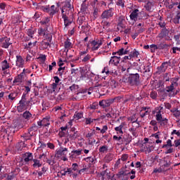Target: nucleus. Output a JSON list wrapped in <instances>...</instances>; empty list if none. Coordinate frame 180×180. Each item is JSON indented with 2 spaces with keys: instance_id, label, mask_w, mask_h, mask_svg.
I'll list each match as a JSON object with an SVG mask.
<instances>
[{
  "instance_id": "obj_1",
  "label": "nucleus",
  "mask_w": 180,
  "mask_h": 180,
  "mask_svg": "<svg viewBox=\"0 0 180 180\" xmlns=\"http://www.w3.org/2000/svg\"><path fill=\"white\" fill-rule=\"evenodd\" d=\"M27 94H23L21 100L19 101L18 106H17V110L19 113H22L23 110H26L29 108V103L32 102V98H30V101H27V98H26Z\"/></svg>"
},
{
  "instance_id": "obj_2",
  "label": "nucleus",
  "mask_w": 180,
  "mask_h": 180,
  "mask_svg": "<svg viewBox=\"0 0 180 180\" xmlns=\"http://www.w3.org/2000/svg\"><path fill=\"white\" fill-rule=\"evenodd\" d=\"M74 7L71 6V0H67L64 6L62 7V18H71Z\"/></svg>"
},
{
  "instance_id": "obj_3",
  "label": "nucleus",
  "mask_w": 180,
  "mask_h": 180,
  "mask_svg": "<svg viewBox=\"0 0 180 180\" xmlns=\"http://www.w3.org/2000/svg\"><path fill=\"white\" fill-rule=\"evenodd\" d=\"M128 82L130 86H139L141 84L140 75L139 73L129 74Z\"/></svg>"
},
{
  "instance_id": "obj_4",
  "label": "nucleus",
  "mask_w": 180,
  "mask_h": 180,
  "mask_svg": "<svg viewBox=\"0 0 180 180\" xmlns=\"http://www.w3.org/2000/svg\"><path fill=\"white\" fill-rule=\"evenodd\" d=\"M49 30V25H46L45 28L40 27L38 30V34L39 36H42V37H44V40H47L49 41V43H51V41L53 40V35L51 34H49L47 30Z\"/></svg>"
},
{
  "instance_id": "obj_5",
  "label": "nucleus",
  "mask_w": 180,
  "mask_h": 180,
  "mask_svg": "<svg viewBox=\"0 0 180 180\" xmlns=\"http://www.w3.org/2000/svg\"><path fill=\"white\" fill-rule=\"evenodd\" d=\"M57 157V155H55L53 156V155H51L49 156V158H46V154L43 153L42 155H40L39 156V160H41V158H46V164H49V165H54L56 164V158Z\"/></svg>"
},
{
  "instance_id": "obj_6",
  "label": "nucleus",
  "mask_w": 180,
  "mask_h": 180,
  "mask_svg": "<svg viewBox=\"0 0 180 180\" xmlns=\"http://www.w3.org/2000/svg\"><path fill=\"white\" fill-rule=\"evenodd\" d=\"M113 8H110L108 10L104 11L102 13L101 19H103V20H108V19H110V18L113 17Z\"/></svg>"
},
{
  "instance_id": "obj_7",
  "label": "nucleus",
  "mask_w": 180,
  "mask_h": 180,
  "mask_svg": "<svg viewBox=\"0 0 180 180\" xmlns=\"http://www.w3.org/2000/svg\"><path fill=\"white\" fill-rule=\"evenodd\" d=\"M22 160L25 162V164H32V161L33 160V153L30 152H26L22 154Z\"/></svg>"
},
{
  "instance_id": "obj_8",
  "label": "nucleus",
  "mask_w": 180,
  "mask_h": 180,
  "mask_svg": "<svg viewBox=\"0 0 180 180\" xmlns=\"http://www.w3.org/2000/svg\"><path fill=\"white\" fill-rule=\"evenodd\" d=\"M169 30L167 28H162V30L160 31V37H161L162 39H165V40L169 41L172 40V39H171V37H169Z\"/></svg>"
},
{
  "instance_id": "obj_9",
  "label": "nucleus",
  "mask_w": 180,
  "mask_h": 180,
  "mask_svg": "<svg viewBox=\"0 0 180 180\" xmlns=\"http://www.w3.org/2000/svg\"><path fill=\"white\" fill-rule=\"evenodd\" d=\"M169 64H171L170 61L162 63L160 66L157 68L158 71L156 72V74L160 75V74H162V72H165Z\"/></svg>"
},
{
  "instance_id": "obj_10",
  "label": "nucleus",
  "mask_w": 180,
  "mask_h": 180,
  "mask_svg": "<svg viewBox=\"0 0 180 180\" xmlns=\"http://www.w3.org/2000/svg\"><path fill=\"white\" fill-rule=\"evenodd\" d=\"M19 172H20V168L16 167L14 171L7 174V177L6 178V180L15 179V178L16 177V175H18Z\"/></svg>"
},
{
  "instance_id": "obj_11",
  "label": "nucleus",
  "mask_w": 180,
  "mask_h": 180,
  "mask_svg": "<svg viewBox=\"0 0 180 180\" xmlns=\"http://www.w3.org/2000/svg\"><path fill=\"white\" fill-rule=\"evenodd\" d=\"M122 60V58L119 57V56H111L110 60L109 61V65H110V64L115 65L116 67H117V65H119V64H120V61Z\"/></svg>"
},
{
  "instance_id": "obj_12",
  "label": "nucleus",
  "mask_w": 180,
  "mask_h": 180,
  "mask_svg": "<svg viewBox=\"0 0 180 180\" xmlns=\"http://www.w3.org/2000/svg\"><path fill=\"white\" fill-rule=\"evenodd\" d=\"M79 74L76 75L75 77H76L77 81H84V78H86V73H85V70L83 69H80Z\"/></svg>"
},
{
  "instance_id": "obj_13",
  "label": "nucleus",
  "mask_w": 180,
  "mask_h": 180,
  "mask_svg": "<svg viewBox=\"0 0 180 180\" xmlns=\"http://www.w3.org/2000/svg\"><path fill=\"white\" fill-rule=\"evenodd\" d=\"M38 126H44V127H47V126H50V118L46 117L44 118L41 121L37 122Z\"/></svg>"
},
{
  "instance_id": "obj_14",
  "label": "nucleus",
  "mask_w": 180,
  "mask_h": 180,
  "mask_svg": "<svg viewBox=\"0 0 180 180\" xmlns=\"http://www.w3.org/2000/svg\"><path fill=\"white\" fill-rule=\"evenodd\" d=\"M179 78H176V81L173 82L169 86L166 87V92H172L174 89V86H178V80Z\"/></svg>"
},
{
  "instance_id": "obj_15",
  "label": "nucleus",
  "mask_w": 180,
  "mask_h": 180,
  "mask_svg": "<svg viewBox=\"0 0 180 180\" xmlns=\"http://www.w3.org/2000/svg\"><path fill=\"white\" fill-rule=\"evenodd\" d=\"M144 8L148 12H153V11H154V1H147Z\"/></svg>"
},
{
  "instance_id": "obj_16",
  "label": "nucleus",
  "mask_w": 180,
  "mask_h": 180,
  "mask_svg": "<svg viewBox=\"0 0 180 180\" xmlns=\"http://www.w3.org/2000/svg\"><path fill=\"white\" fill-rule=\"evenodd\" d=\"M16 58V66L23 68V65H25V60H23V58H22L21 56H17Z\"/></svg>"
},
{
  "instance_id": "obj_17",
  "label": "nucleus",
  "mask_w": 180,
  "mask_h": 180,
  "mask_svg": "<svg viewBox=\"0 0 180 180\" xmlns=\"http://www.w3.org/2000/svg\"><path fill=\"white\" fill-rule=\"evenodd\" d=\"M24 78H25V69L22 70V72H21L15 78L13 82V84H16V82H22Z\"/></svg>"
},
{
  "instance_id": "obj_18",
  "label": "nucleus",
  "mask_w": 180,
  "mask_h": 180,
  "mask_svg": "<svg viewBox=\"0 0 180 180\" xmlns=\"http://www.w3.org/2000/svg\"><path fill=\"white\" fill-rule=\"evenodd\" d=\"M4 41L2 42V45L1 47H3V49H9V46H11V44H12V43H11V38H8V37H5L4 38Z\"/></svg>"
},
{
  "instance_id": "obj_19",
  "label": "nucleus",
  "mask_w": 180,
  "mask_h": 180,
  "mask_svg": "<svg viewBox=\"0 0 180 180\" xmlns=\"http://www.w3.org/2000/svg\"><path fill=\"white\" fill-rule=\"evenodd\" d=\"M31 165L33 167V168H40L43 164L40 162V160L37 159H33L32 160Z\"/></svg>"
},
{
  "instance_id": "obj_20",
  "label": "nucleus",
  "mask_w": 180,
  "mask_h": 180,
  "mask_svg": "<svg viewBox=\"0 0 180 180\" xmlns=\"http://www.w3.org/2000/svg\"><path fill=\"white\" fill-rule=\"evenodd\" d=\"M120 98H121L120 97H115L114 98H109V99L105 100V108H109V106H110V105L114 103V102H115V101H116V99H120Z\"/></svg>"
},
{
  "instance_id": "obj_21",
  "label": "nucleus",
  "mask_w": 180,
  "mask_h": 180,
  "mask_svg": "<svg viewBox=\"0 0 180 180\" xmlns=\"http://www.w3.org/2000/svg\"><path fill=\"white\" fill-rule=\"evenodd\" d=\"M67 151H68V148H60L59 150H56V155H67Z\"/></svg>"
},
{
  "instance_id": "obj_22",
  "label": "nucleus",
  "mask_w": 180,
  "mask_h": 180,
  "mask_svg": "<svg viewBox=\"0 0 180 180\" xmlns=\"http://www.w3.org/2000/svg\"><path fill=\"white\" fill-rule=\"evenodd\" d=\"M139 17V9H135L129 15L131 20H136Z\"/></svg>"
},
{
  "instance_id": "obj_23",
  "label": "nucleus",
  "mask_w": 180,
  "mask_h": 180,
  "mask_svg": "<svg viewBox=\"0 0 180 180\" xmlns=\"http://www.w3.org/2000/svg\"><path fill=\"white\" fill-rule=\"evenodd\" d=\"M33 134L28 131L27 133L23 134L22 135H21V137H22V139H24L25 141H27V140H30L32 139V137H33Z\"/></svg>"
},
{
  "instance_id": "obj_24",
  "label": "nucleus",
  "mask_w": 180,
  "mask_h": 180,
  "mask_svg": "<svg viewBox=\"0 0 180 180\" xmlns=\"http://www.w3.org/2000/svg\"><path fill=\"white\" fill-rule=\"evenodd\" d=\"M134 96L133 94L126 95L124 100V103H127V102H134Z\"/></svg>"
},
{
  "instance_id": "obj_25",
  "label": "nucleus",
  "mask_w": 180,
  "mask_h": 180,
  "mask_svg": "<svg viewBox=\"0 0 180 180\" xmlns=\"http://www.w3.org/2000/svg\"><path fill=\"white\" fill-rule=\"evenodd\" d=\"M71 17H63L62 18L64 20V26L65 27H68V26H70L71 23H72V20L70 19Z\"/></svg>"
},
{
  "instance_id": "obj_26",
  "label": "nucleus",
  "mask_w": 180,
  "mask_h": 180,
  "mask_svg": "<svg viewBox=\"0 0 180 180\" xmlns=\"http://www.w3.org/2000/svg\"><path fill=\"white\" fill-rule=\"evenodd\" d=\"M85 2H86V0L82 1L80 8L82 13L84 14H85V12H86V9H88V7L86 6V4Z\"/></svg>"
},
{
  "instance_id": "obj_27",
  "label": "nucleus",
  "mask_w": 180,
  "mask_h": 180,
  "mask_svg": "<svg viewBox=\"0 0 180 180\" xmlns=\"http://www.w3.org/2000/svg\"><path fill=\"white\" fill-rule=\"evenodd\" d=\"M28 131L32 134V136H34V132L37 131V126L36 124H33L32 126L28 129Z\"/></svg>"
},
{
  "instance_id": "obj_28",
  "label": "nucleus",
  "mask_w": 180,
  "mask_h": 180,
  "mask_svg": "<svg viewBox=\"0 0 180 180\" xmlns=\"http://www.w3.org/2000/svg\"><path fill=\"white\" fill-rule=\"evenodd\" d=\"M123 127H124V123H121V124L115 128V131H118L120 134H123Z\"/></svg>"
},
{
  "instance_id": "obj_29",
  "label": "nucleus",
  "mask_w": 180,
  "mask_h": 180,
  "mask_svg": "<svg viewBox=\"0 0 180 180\" xmlns=\"http://www.w3.org/2000/svg\"><path fill=\"white\" fill-rule=\"evenodd\" d=\"M41 46L44 50L49 49V47H51V44H50V42H46L44 41V39L41 41Z\"/></svg>"
},
{
  "instance_id": "obj_30",
  "label": "nucleus",
  "mask_w": 180,
  "mask_h": 180,
  "mask_svg": "<svg viewBox=\"0 0 180 180\" xmlns=\"http://www.w3.org/2000/svg\"><path fill=\"white\" fill-rule=\"evenodd\" d=\"M18 95H19V93L14 91L13 93H11L8 95V99H10V101H15V99L16 98V97L18 96Z\"/></svg>"
},
{
  "instance_id": "obj_31",
  "label": "nucleus",
  "mask_w": 180,
  "mask_h": 180,
  "mask_svg": "<svg viewBox=\"0 0 180 180\" xmlns=\"http://www.w3.org/2000/svg\"><path fill=\"white\" fill-rule=\"evenodd\" d=\"M8 68H9V63H8V60H4L2 62L1 70L2 71H5V70H8Z\"/></svg>"
},
{
  "instance_id": "obj_32",
  "label": "nucleus",
  "mask_w": 180,
  "mask_h": 180,
  "mask_svg": "<svg viewBox=\"0 0 180 180\" xmlns=\"http://www.w3.org/2000/svg\"><path fill=\"white\" fill-rule=\"evenodd\" d=\"M114 155L112 153H108L105 157V161L107 162H110L113 160Z\"/></svg>"
},
{
  "instance_id": "obj_33",
  "label": "nucleus",
  "mask_w": 180,
  "mask_h": 180,
  "mask_svg": "<svg viewBox=\"0 0 180 180\" xmlns=\"http://www.w3.org/2000/svg\"><path fill=\"white\" fill-rule=\"evenodd\" d=\"M158 123H159L160 126H167V124H168V119L162 118L160 120L158 121Z\"/></svg>"
},
{
  "instance_id": "obj_34",
  "label": "nucleus",
  "mask_w": 180,
  "mask_h": 180,
  "mask_svg": "<svg viewBox=\"0 0 180 180\" xmlns=\"http://www.w3.org/2000/svg\"><path fill=\"white\" fill-rule=\"evenodd\" d=\"M22 117H24V119H26L27 120H29V119H30V117H32V113H30V112L26 110L25 112H23Z\"/></svg>"
},
{
  "instance_id": "obj_35",
  "label": "nucleus",
  "mask_w": 180,
  "mask_h": 180,
  "mask_svg": "<svg viewBox=\"0 0 180 180\" xmlns=\"http://www.w3.org/2000/svg\"><path fill=\"white\" fill-rule=\"evenodd\" d=\"M35 30H33V28H30L27 30V34L29 36V37H31V39H33V34H34Z\"/></svg>"
},
{
  "instance_id": "obj_36",
  "label": "nucleus",
  "mask_w": 180,
  "mask_h": 180,
  "mask_svg": "<svg viewBox=\"0 0 180 180\" xmlns=\"http://www.w3.org/2000/svg\"><path fill=\"white\" fill-rule=\"evenodd\" d=\"M120 68H121V70L122 72H124V71H126V70H129V68H127V64H125L123 62H120Z\"/></svg>"
},
{
  "instance_id": "obj_37",
  "label": "nucleus",
  "mask_w": 180,
  "mask_h": 180,
  "mask_svg": "<svg viewBox=\"0 0 180 180\" xmlns=\"http://www.w3.org/2000/svg\"><path fill=\"white\" fill-rule=\"evenodd\" d=\"M169 46V44L160 43L159 45H158V50H164V49H168Z\"/></svg>"
},
{
  "instance_id": "obj_38",
  "label": "nucleus",
  "mask_w": 180,
  "mask_h": 180,
  "mask_svg": "<svg viewBox=\"0 0 180 180\" xmlns=\"http://www.w3.org/2000/svg\"><path fill=\"white\" fill-rule=\"evenodd\" d=\"M58 12V10H57V8H56V6L53 5L51 6L50 8V15H56Z\"/></svg>"
},
{
  "instance_id": "obj_39",
  "label": "nucleus",
  "mask_w": 180,
  "mask_h": 180,
  "mask_svg": "<svg viewBox=\"0 0 180 180\" xmlns=\"http://www.w3.org/2000/svg\"><path fill=\"white\" fill-rule=\"evenodd\" d=\"M108 148L107 146H101L98 149L99 153H101V154H103L105 153H107Z\"/></svg>"
},
{
  "instance_id": "obj_40",
  "label": "nucleus",
  "mask_w": 180,
  "mask_h": 180,
  "mask_svg": "<svg viewBox=\"0 0 180 180\" xmlns=\"http://www.w3.org/2000/svg\"><path fill=\"white\" fill-rule=\"evenodd\" d=\"M84 117L83 112H75L74 115V118L77 119V120H79V119H82Z\"/></svg>"
},
{
  "instance_id": "obj_41",
  "label": "nucleus",
  "mask_w": 180,
  "mask_h": 180,
  "mask_svg": "<svg viewBox=\"0 0 180 180\" xmlns=\"http://www.w3.org/2000/svg\"><path fill=\"white\" fill-rule=\"evenodd\" d=\"M71 41H70V39L68 38L66 41L64 42V47L65 49H70L72 46Z\"/></svg>"
},
{
  "instance_id": "obj_42",
  "label": "nucleus",
  "mask_w": 180,
  "mask_h": 180,
  "mask_svg": "<svg viewBox=\"0 0 180 180\" xmlns=\"http://www.w3.org/2000/svg\"><path fill=\"white\" fill-rule=\"evenodd\" d=\"M99 107V103L98 102H94L92 104H90V109L95 110V109H98Z\"/></svg>"
},
{
  "instance_id": "obj_43",
  "label": "nucleus",
  "mask_w": 180,
  "mask_h": 180,
  "mask_svg": "<svg viewBox=\"0 0 180 180\" xmlns=\"http://www.w3.org/2000/svg\"><path fill=\"white\" fill-rule=\"evenodd\" d=\"M70 71H71V75H72V77H75L77 75L80 74L79 69H78V68H77V69L72 68L70 70Z\"/></svg>"
},
{
  "instance_id": "obj_44",
  "label": "nucleus",
  "mask_w": 180,
  "mask_h": 180,
  "mask_svg": "<svg viewBox=\"0 0 180 180\" xmlns=\"http://www.w3.org/2000/svg\"><path fill=\"white\" fill-rule=\"evenodd\" d=\"M139 54H140V53H139V51L134 49V51H131V53L129 54V58H133V57H137Z\"/></svg>"
},
{
  "instance_id": "obj_45",
  "label": "nucleus",
  "mask_w": 180,
  "mask_h": 180,
  "mask_svg": "<svg viewBox=\"0 0 180 180\" xmlns=\"http://www.w3.org/2000/svg\"><path fill=\"white\" fill-rule=\"evenodd\" d=\"M172 142L170 139H168L167 141V144H165L162 146V148H168V147H172Z\"/></svg>"
},
{
  "instance_id": "obj_46",
  "label": "nucleus",
  "mask_w": 180,
  "mask_h": 180,
  "mask_svg": "<svg viewBox=\"0 0 180 180\" xmlns=\"http://www.w3.org/2000/svg\"><path fill=\"white\" fill-rule=\"evenodd\" d=\"M150 53H155V50H158V46L155 44L150 45Z\"/></svg>"
},
{
  "instance_id": "obj_47",
  "label": "nucleus",
  "mask_w": 180,
  "mask_h": 180,
  "mask_svg": "<svg viewBox=\"0 0 180 180\" xmlns=\"http://www.w3.org/2000/svg\"><path fill=\"white\" fill-rule=\"evenodd\" d=\"M40 9L43 11L44 12H46L48 13H50V7L49 6H42L40 7Z\"/></svg>"
},
{
  "instance_id": "obj_48",
  "label": "nucleus",
  "mask_w": 180,
  "mask_h": 180,
  "mask_svg": "<svg viewBox=\"0 0 180 180\" xmlns=\"http://www.w3.org/2000/svg\"><path fill=\"white\" fill-rule=\"evenodd\" d=\"M77 133H78V131H75L74 132V134L72 135V134H68V137H69V139H71L72 140H75L77 137H79V136H78L77 134Z\"/></svg>"
},
{
  "instance_id": "obj_49",
  "label": "nucleus",
  "mask_w": 180,
  "mask_h": 180,
  "mask_svg": "<svg viewBox=\"0 0 180 180\" xmlns=\"http://www.w3.org/2000/svg\"><path fill=\"white\" fill-rule=\"evenodd\" d=\"M49 103L42 101V110H47V109H49Z\"/></svg>"
},
{
  "instance_id": "obj_50",
  "label": "nucleus",
  "mask_w": 180,
  "mask_h": 180,
  "mask_svg": "<svg viewBox=\"0 0 180 180\" xmlns=\"http://www.w3.org/2000/svg\"><path fill=\"white\" fill-rule=\"evenodd\" d=\"M82 154V150H77L72 151V155H81Z\"/></svg>"
},
{
  "instance_id": "obj_51",
  "label": "nucleus",
  "mask_w": 180,
  "mask_h": 180,
  "mask_svg": "<svg viewBox=\"0 0 180 180\" xmlns=\"http://www.w3.org/2000/svg\"><path fill=\"white\" fill-rule=\"evenodd\" d=\"M117 175H122V176H129L130 175V173L127 171H120Z\"/></svg>"
},
{
  "instance_id": "obj_52",
  "label": "nucleus",
  "mask_w": 180,
  "mask_h": 180,
  "mask_svg": "<svg viewBox=\"0 0 180 180\" xmlns=\"http://www.w3.org/2000/svg\"><path fill=\"white\" fill-rule=\"evenodd\" d=\"M70 168H72V170L75 171V172L77 171L78 172L79 171L78 164H77V163H73Z\"/></svg>"
},
{
  "instance_id": "obj_53",
  "label": "nucleus",
  "mask_w": 180,
  "mask_h": 180,
  "mask_svg": "<svg viewBox=\"0 0 180 180\" xmlns=\"http://www.w3.org/2000/svg\"><path fill=\"white\" fill-rule=\"evenodd\" d=\"M137 32L141 34V33H144L146 32V28L144 27H136Z\"/></svg>"
},
{
  "instance_id": "obj_54",
  "label": "nucleus",
  "mask_w": 180,
  "mask_h": 180,
  "mask_svg": "<svg viewBox=\"0 0 180 180\" xmlns=\"http://www.w3.org/2000/svg\"><path fill=\"white\" fill-rule=\"evenodd\" d=\"M94 18H98V15H99V9L96 7H94V13H93Z\"/></svg>"
},
{
  "instance_id": "obj_55",
  "label": "nucleus",
  "mask_w": 180,
  "mask_h": 180,
  "mask_svg": "<svg viewBox=\"0 0 180 180\" xmlns=\"http://www.w3.org/2000/svg\"><path fill=\"white\" fill-rule=\"evenodd\" d=\"M161 119H163L162 115L161 114V110H159L156 114V120L159 122V120H161Z\"/></svg>"
},
{
  "instance_id": "obj_56",
  "label": "nucleus",
  "mask_w": 180,
  "mask_h": 180,
  "mask_svg": "<svg viewBox=\"0 0 180 180\" xmlns=\"http://www.w3.org/2000/svg\"><path fill=\"white\" fill-rule=\"evenodd\" d=\"M84 161H86V162L94 163V162H95V158H94L92 157H88V158H84Z\"/></svg>"
},
{
  "instance_id": "obj_57",
  "label": "nucleus",
  "mask_w": 180,
  "mask_h": 180,
  "mask_svg": "<svg viewBox=\"0 0 180 180\" xmlns=\"http://www.w3.org/2000/svg\"><path fill=\"white\" fill-rule=\"evenodd\" d=\"M110 85H111V86H112V88H116V86H117V82L115 79H110Z\"/></svg>"
},
{
  "instance_id": "obj_58",
  "label": "nucleus",
  "mask_w": 180,
  "mask_h": 180,
  "mask_svg": "<svg viewBox=\"0 0 180 180\" xmlns=\"http://www.w3.org/2000/svg\"><path fill=\"white\" fill-rule=\"evenodd\" d=\"M150 96L152 99H157L158 94L157 91H151L150 94Z\"/></svg>"
},
{
  "instance_id": "obj_59",
  "label": "nucleus",
  "mask_w": 180,
  "mask_h": 180,
  "mask_svg": "<svg viewBox=\"0 0 180 180\" xmlns=\"http://www.w3.org/2000/svg\"><path fill=\"white\" fill-rule=\"evenodd\" d=\"M79 88V86L75 84H72V86H70L69 87V89H70V91H77V89H78Z\"/></svg>"
},
{
  "instance_id": "obj_60",
  "label": "nucleus",
  "mask_w": 180,
  "mask_h": 180,
  "mask_svg": "<svg viewBox=\"0 0 180 180\" xmlns=\"http://www.w3.org/2000/svg\"><path fill=\"white\" fill-rule=\"evenodd\" d=\"M49 22H50V18H46L45 20L41 21V25H46L47 27L49 26Z\"/></svg>"
},
{
  "instance_id": "obj_61",
  "label": "nucleus",
  "mask_w": 180,
  "mask_h": 180,
  "mask_svg": "<svg viewBox=\"0 0 180 180\" xmlns=\"http://www.w3.org/2000/svg\"><path fill=\"white\" fill-rule=\"evenodd\" d=\"M173 113V116H174V117H176V119H178V117H179L180 116V110H176V111H172Z\"/></svg>"
},
{
  "instance_id": "obj_62",
  "label": "nucleus",
  "mask_w": 180,
  "mask_h": 180,
  "mask_svg": "<svg viewBox=\"0 0 180 180\" xmlns=\"http://www.w3.org/2000/svg\"><path fill=\"white\" fill-rule=\"evenodd\" d=\"M117 6H122V8H124V1L122 0H118L116 3Z\"/></svg>"
},
{
  "instance_id": "obj_63",
  "label": "nucleus",
  "mask_w": 180,
  "mask_h": 180,
  "mask_svg": "<svg viewBox=\"0 0 180 180\" xmlns=\"http://www.w3.org/2000/svg\"><path fill=\"white\" fill-rule=\"evenodd\" d=\"M103 23V29H105V27L108 28L109 27V26H110V22H108V21H102Z\"/></svg>"
},
{
  "instance_id": "obj_64",
  "label": "nucleus",
  "mask_w": 180,
  "mask_h": 180,
  "mask_svg": "<svg viewBox=\"0 0 180 180\" xmlns=\"http://www.w3.org/2000/svg\"><path fill=\"white\" fill-rule=\"evenodd\" d=\"M117 176L121 180H127V179H129V176H123V175H121V174H117Z\"/></svg>"
}]
</instances>
